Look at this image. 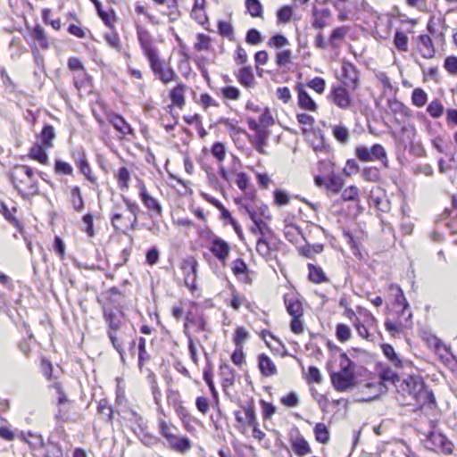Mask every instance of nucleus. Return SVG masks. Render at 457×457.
I'll return each instance as SVG.
<instances>
[{"instance_id": "13", "label": "nucleus", "mask_w": 457, "mask_h": 457, "mask_svg": "<svg viewBox=\"0 0 457 457\" xmlns=\"http://www.w3.org/2000/svg\"><path fill=\"white\" fill-rule=\"evenodd\" d=\"M245 211L247 212L249 218L253 223V227L251 228V232L253 235H257L258 237H265L274 234L270 227L260 217H258L253 210L245 206Z\"/></svg>"}, {"instance_id": "41", "label": "nucleus", "mask_w": 457, "mask_h": 457, "mask_svg": "<svg viewBox=\"0 0 457 457\" xmlns=\"http://www.w3.org/2000/svg\"><path fill=\"white\" fill-rule=\"evenodd\" d=\"M122 199L127 207V210L133 215V220L131 221L130 228L135 229L137 223L139 206L135 202H132L125 196H123Z\"/></svg>"}, {"instance_id": "50", "label": "nucleus", "mask_w": 457, "mask_h": 457, "mask_svg": "<svg viewBox=\"0 0 457 457\" xmlns=\"http://www.w3.org/2000/svg\"><path fill=\"white\" fill-rule=\"evenodd\" d=\"M362 178L370 182H378L380 179L379 170L375 167H366L361 172Z\"/></svg>"}, {"instance_id": "44", "label": "nucleus", "mask_w": 457, "mask_h": 457, "mask_svg": "<svg viewBox=\"0 0 457 457\" xmlns=\"http://www.w3.org/2000/svg\"><path fill=\"white\" fill-rule=\"evenodd\" d=\"M428 100L426 92L421 88H415L411 94L412 104L417 107H423Z\"/></svg>"}, {"instance_id": "6", "label": "nucleus", "mask_w": 457, "mask_h": 457, "mask_svg": "<svg viewBox=\"0 0 457 457\" xmlns=\"http://www.w3.org/2000/svg\"><path fill=\"white\" fill-rule=\"evenodd\" d=\"M104 319L108 324L107 334L114 332L131 325L128 323L127 318L122 311L113 310L110 308L104 309Z\"/></svg>"}, {"instance_id": "23", "label": "nucleus", "mask_w": 457, "mask_h": 457, "mask_svg": "<svg viewBox=\"0 0 457 457\" xmlns=\"http://www.w3.org/2000/svg\"><path fill=\"white\" fill-rule=\"evenodd\" d=\"M259 369L265 377H270L277 373V368L271 359L265 353L259 356Z\"/></svg>"}, {"instance_id": "58", "label": "nucleus", "mask_w": 457, "mask_h": 457, "mask_svg": "<svg viewBox=\"0 0 457 457\" xmlns=\"http://www.w3.org/2000/svg\"><path fill=\"white\" fill-rule=\"evenodd\" d=\"M54 172L57 174L72 175V166L63 161L56 160L54 163Z\"/></svg>"}, {"instance_id": "5", "label": "nucleus", "mask_w": 457, "mask_h": 457, "mask_svg": "<svg viewBox=\"0 0 457 457\" xmlns=\"http://www.w3.org/2000/svg\"><path fill=\"white\" fill-rule=\"evenodd\" d=\"M355 155L361 162H373L380 161L385 167H387L388 160L385 148L379 145L375 144L371 146V155L368 154V147L359 145L355 148Z\"/></svg>"}, {"instance_id": "39", "label": "nucleus", "mask_w": 457, "mask_h": 457, "mask_svg": "<svg viewBox=\"0 0 457 457\" xmlns=\"http://www.w3.org/2000/svg\"><path fill=\"white\" fill-rule=\"evenodd\" d=\"M141 201L149 211L154 212L158 216L162 215V205L160 204L157 199H155L150 195H147L145 197L141 198Z\"/></svg>"}, {"instance_id": "12", "label": "nucleus", "mask_w": 457, "mask_h": 457, "mask_svg": "<svg viewBox=\"0 0 457 457\" xmlns=\"http://www.w3.org/2000/svg\"><path fill=\"white\" fill-rule=\"evenodd\" d=\"M289 437L292 449L297 456L303 457L312 453V448L309 443L297 429L292 431L289 434Z\"/></svg>"}, {"instance_id": "52", "label": "nucleus", "mask_w": 457, "mask_h": 457, "mask_svg": "<svg viewBox=\"0 0 457 457\" xmlns=\"http://www.w3.org/2000/svg\"><path fill=\"white\" fill-rule=\"evenodd\" d=\"M187 322L184 325L185 330H187L188 323L195 325L197 332L207 330L206 320L203 315L192 319L187 318Z\"/></svg>"}, {"instance_id": "2", "label": "nucleus", "mask_w": 457, "mask_h": 457, "mask_svg": "<svg viewBox=\"0 0 457 457\" xmlns=\"http://www.w3.org/2000/svg\"><path fill=\"white\" fill-rule=\"evenodd\" d=\"M405 386L403 389L411 395L418 404L425 405L435 403V396L419 376H410L403 381Z\"/></svg>"}, {"instance_id": "34", "label": "nucleus", "mask_w": 457, "mask_h": 457, "mask_svg": "<svg viewBox=\"0 0 457 457\" xmlns=\"http://www.w3.org/2000/svg\"><path fill=\"white\" fill-rule=\"evenodd\" d=\"M55 137V133L54 127L51 125H45L40 135L41 144L46 148H50L53 146L52 141Z\"/></svg>"}, {"instance_id": "47", "label": "nucleus", "mask_w": 457, "mask_h": 457, "mask_svg": "<svg viewBox=\"0 0 457 457\" xmlns=\"http://www.w3.org/2000/svg\"><path fill=\"white\" fill-rule=\"evenodd\" d=\"M245 6L253 17H261L262 13V5L259 0H246Z\"/></svg>"}, {"instance_id": "40", "label": "nucleus", "mask_w": 457, "mask_h": 457, "mask_svg": "<svg viewBox=\"0 0 457 457\" xmlns=\"http://www.w3.org/2000/svg\"><path fill=\"white\" fill-rule=\"evenodd\" d=\"M268 136L269 134L266 129L263 131H258V133L255 135L253 145L254 148L262 154H266L264 147L267 145Z\"/></svg>"}, {"instance_id": "31", "label": "nucleus", "mask_w": 457, "mask_h": 457, "mask_svg": "<svg viewBox=\"0 0 457 457\" xmlns=\"http://www.w3.org/2000/svg\"><path fill=\"white\" fill-rule=\"evenodd\" d=\"M149 62L150 68L153 72L159 77V75L165 70L164 62L159 58L157 51L145 56Z\"/></svg>"}, {"instance_id": "22", "label": "nucleus", "mask_w": 457, "mask_h": 457, "mask_svg": "<svg viewBox=\"0 0 457 457\" xmlns=\"http://www.w3.org/2000/svg\"><path fill=\"white\" fill-rule=\"evenodd\" d=\"M378 376L384 385L391 384L397 386V383L400 381L397 372L386 364H380Z\"/></svg>"}, {"instance_id": "57", "label": "nucleus", "mask_w": 457, "mask_h": 457, "mask_svg": "<svg viewBox=\"0 0 457 457\" xmlns=\"http://www.w3.org/2000/svg\"><path fill=\"white\" fill-rule=\"evenodd\" d=\"M197 42L195 44V49L198 52L209 50L211 47V38L204 34L197 35Z\"/></svg>"}, {"instance_id": "53", "label": "nucleus", "mask_w": 457, "mask_h": 457, "mask_svg": "<svg viewBox=\"0 0 457 457\" xmlns=\"http://www.w3.org/2000/svg\"><path fill=\"white\" fill-rule=\"evenodd\" d=\"M98 412L105 417L106 420L109 422L112 421L113 419V410L112 407L108 404L106 400H101L98 404Z\"/></svg>"}, {"instance_id": "42", "label": "nucleus", "mask_w": 457, "mask_h": 457, "mask_svg": "<svg viewBox=\"0 0 457 457\" xmlns=\"http://www.w3.org/2000/svg\"><path fill=\"white\" fill-rule=\"evenodd\" d=\"M80 170V172L90 181L95 183L96 181V177L92 173V170L90 165L87 160V157H81L79 160V165H77Z\"/></svg>"}, {"instance_id": "38", "label": "nucleus", "mask_w": 457, "mask_h": 457, "mask_svg": "<svg viewBox=\"0 0 457 457\" xmlns=\"http://www.w3.org/2000/svg\"><path fill=\"white\" fill-rule=\"evenodd\" d=\"M231 270L236 277H244V279L247 278L248 267L243 259L237 258L231 262Z\"/></svg>"}, {"instance_id": "51", "label": "nucleus", "mask_w": 457, "mask_h": 457, "mask_svg": "<svg viewBox=\"0 0 457 457\" xmlns=\"http://www.w3.org/2000/svg\"><path fill=\"white\" fill-rule=\"evenodd\" d=\"M360 190L355 186H350L343 190L341 198L343 201H356L359 199Z\"/></svg>"}, {"instance_id": "36", "label": "nucleus", "mask_w": 457, "mask_h": 457, "mask_svg": "<svg viewBox=\"0 0 457 457\" xmlns=\"http://www.w3.org/2000/svg\"><path fill=\"white\" fill-rule=\"evenodd\" d=\"M21 438L34 449H39L44 446V439L39 434L28 432L22 434Z\"/></svg>"}, {"instance_id": "33", "label": "nucleus", "mask_w": 457, "mask_h": 457, "mask_svg": "<svg viewBox=\"0 0 457 457\" xmlns=\"http://www.w3.org/2000/svg\"><path fill=\"white\" fill-rule=\"evenodd\" d=\"M344 186V179L334 173H331L328 176V184H326V187L332 194H338Z\"/></svg>"}, {"instance_id": "61", "label": "nucleus", "mask_w": 457, "mask_h": 457, "mask_svg": "<svg viewBox=\"0 0 457 457\" xmlns=\"http://www.w3.org/2000/svg\"><path fill=\"white\" fill-rule=\"evenodd\" d=\"M336 335L340 342H346L351 338V330L348 326L340 323L337 326Z\"/></svg>"}, {"instance_id": "1", "label": "nucleus", "mask_w": 457, "mask_h": 457, "mask_svg": "<svg viewBox=\"0 0 457 457\" xmlns=\"http://www.w3.org/2000/svg\"><path fill=\"white\" fill-rule=\"evenodd\" d=\"M10 179L22 198L27 199L31 195H37V181L30 167L27 165L15 166L10 174Z\"/></svg>"}, {"instance_id": "14", "label": "nucleus", "mask_w": 457, "mask_h": 457, "mask_svg": "<svg viewBox=\"0 0 457 457\" xmlns=\"http://www.w3.org/2000/svg\"><path fill=\"white\" fill-rule=\"evenodd\" d=\"M411 326V318L401 316L399 314L398 320L396 321L386 320L385 322L386 329L391 334L392 337H398L403 333L404 329L410 328Z\"/></svg>"}, {"instance_id": "26", "label": "nucleus", "mask_w": 457, "mask_h": 457, "mask_svg": "<svg viewBox=\"0 0 457 457\" xmlns=\"http://www.w3.org/2000/svg\"><path fill=\"white\" fill-rule=\"evenodd\" d=\"M219 370H220V376L222 380V386L225 388V387L232 386L235 381V371L232 369V367H230L227 363H221L220 365Z\"/></svg>"}, {"instance_id": "43", "label": "nucleus", "mask_w": 457, "mask_h": 457, "mask_svg": "<svg viewBox=\"0 0 457 457\" xmlns=\"http://www.w3.org/2000/svg\"><path fill=\"white\" fill-rule=\"evenodd\" d=\"M332 133L334 137L342 144H346L349 141V131L345 126H334Z\"/></svg>"}, {"instance_id": "37", "label": "nucleus", "mask_w": 457, "mask_h": 457, "mask_svg": "<svg viewBox=\"0 0 457 457\" xmlns=\"http://www.w3.org/2000/svg\"><path fill=\"white\" fill-rule=\"evenodd\" d=\"M32 37L36 40L37 46L42 49H46L49 46L47 37L45 30L39 25H37L32 31Z\"/></svg>"}, {"instance_id": "63", "label": "nucleus", "mask_w": 457, "mask_h": 457, "mask_svg": "<svg viewBox=\"0 0 457 457\" xmlns=\"http://www.w3.org/2000/svg\"><path fill=\"white\" fill-rule=\"evenodd\" d=\"M158 78L164 84H168L169 82L179 79L174 70L170 67H166L165 70L162 71Z\"/></svg>"}, {"instance_id": "49", "label": "nucleus", "mask_w": 457, "mask_h": 457, "mask_svg": "<svg viewBox=\"0 0 457 457\" xmlns=\"http://www.w3.org/2000/svg\"><path fill=\"white\" fill-rule=\"evenodd\" d=\"M293 16V8L290 5L281 7L277 12L278 23H288Z\"/></svg>"}, {"instance_id": "25", "label": "nucleus", "mask_w": 457, "mask_h": 457, "mask_svg": "<svg viewBox=\"0 0 457 457\" xmlns=\"http://www.w3.org/2000/svg\"><path fill=\"white\" fill-rule=\"evenodd\" d=\"M187 90V86L185 84L179 83L170 92V97L172 102V104L178 106L179 108H182L185 104V96L184 94Z\"/></svg>"}, {"instance_id": "10", "label": "nucleus", "mask_w": 457, "mask_h": 457, "mask_svg": "<svg viewBox=\"0 0 457 457\" xmlns=\"http://www.w3.org/2000/svg\"><path fill=\"white\" fill-rule=\"evenodd\" d=\"M341 81L344 86L352 90H355L359 87V71L353 63L343 62Z\"/></svg>"}, {"instance_id": "8", "label": "nucleus", "mask_w": 457, "mask_h": 457, "mask_svg": "<svg viewBox=\"0 0 457 457\" xmlns=\"http://www.w3.org/2000/svg\"><path fill=\"white\" fill-rule=\"evenodd\" d=\"M428 448L434 452H441L445 454L453 453V444L443 434L432 432L427 438Z\"/></svg>"}, {"instance_id": "29", "label": "nucleus", "mask_w": 457, "mask_h": 457, "mask_svg": "<svg viewBox=\"0 0 457 457\" xmlns=\"http://www.w3.org/2000/svg\"><path fill=\"white\" fill-rule=\"evenodd\" d=\"M308 270H309L308 277L312 282L316 283V284H320V283L328 281V278L320 267L315 266L312 263H309Z\"/></svg>"}, {"instance_id": "59", "label": "nucleus", "mask_w": 457, "mask_h": 457, "mask_svg": "<svg viewBox=\"0 0 457 457\" xmlns=\"http://www.w3.org/2000/svg\"><path fill=\"white\" fill-rule=\"evenodd\" d=\"M307 87L313 89L318 94H323L326 88V81L322 78L316 77L307 83Z\"/></svg>"}, {"instance_id": "17", "label": "nucleus", "mask_w": 457, "mask_h": 457, "mask_svg": "<svg viewBox=\"0 0 457 457\" xmlns=\"http://www.w3.org/2000/svg\"><path fill=\"white\" fill-rule=\"evenodd\" d=\"M275 234L265 237H258L256 242V252L262 258L269 260L271 257V252L275 250L273 239Z\"/></svg>"}, {"instance_id": "55", "label": "nucleus", "mask_w": 457, "mask_h": 457, "mask_svg": "<svg viewBox=\"0 0 457 457\" xmlns=\"http://www.w3.org/2000/svg\"><path fill=\"white\" fill-rule=\"evenodd\" d=\"M427 112L431 117L439 118L444 113V106L438 100H434L428 105Z\"/></svg>"}, {"instance_id": "7", "label": "nucleus", "mask_w": 457, "mask_h": 457, "mask_svg": "<svg viewBox=\"0 0 457 457\" xmlns=\"http://www.w3.org/2000/svg\"><path fill=\"white\" fill-rule=\"evenodd\" d=\"M328 98L342 110H349L353 106V100L345 86H333Z\"/></svg>"}, {"instance_id": "54", "label": "nucleus", "mask_w": 457, "mask_h": 457, "mask_svg": "<svg viewBox=\"0 0 457 457\" xmlns=\"http://www.w3.org/2000/svg\"><path fill=\"white\" fill-rule=\"evenodd\" d=\"M353 325L361 337L371 342L375 340L374 334L370 333L368 328L364 324L361 323L359 319H356V321L353 322Z\"/></svg>"}, {"instance_id": "9", "label": "nucleus", "mask_w": 457, "mask_h": 457, "mask_svg": "<svg viewBox=\"0 0 457 457\" xmlns=\"http://www.w3.org/2000/svg\"><path fill=\"white\" fill-rule=\"evenodd\" d=\"M230 249L229 244L222 238L215 236L211 239L209 250L223 265L228 261Z\"/></svg>"}, {"instance_id": "62", "label": "nucleus", "mask_w": 457, "mask_h": 457, "mask_svg": "<svg viewBox=\"0 0 457 457\" xmlns=\"http://www.w3.org/2000/svg\"><path fill=\"white\" fill-rule=\"evenodd\" d=\"M244 409H245V418L247 420V425L252 428L258 426L253 404L250 403V404H248L247 407H245Z\"/></svg>"}, {"instance_id": "27", "label": "nucleus", "mask_w": 457, "mask_h": 457, "mask_svg": "<svg viewBox=\"0 0 457 457\" xmlns=\"http://www.w3.org/2000/svg\"><path fill=\"white\" fill-rule=\"evenodd\" d=\"M236 76L239 83L246 87H251L254 85V77L250 66L241 68Z\"/></svg>"}, {"instance_id": "3", "label": "nucleus", "mask_w": 457, "mask_h": 457, "mask_svg": "<svg viewBox=\"0 0 457 457\" xmlns=\"http://www.w3.org/2000/svg\"><path fill=\"white\" fill-rule=\"evenodd\" d=\"M340 370L331 374L333 386L339 392L349 390L354 386L353 362L345 353L341 354Z\"/></svg>"}, {"instance_id": "56", "label": "nucleus", "mask_w": 457, "mask_h": 457, "mask_svg": "<svg viewBox=\"0 0 457 457\" xmlns=\"http://www.w3.org/2000/svg\"><path fill=\"white\" fill-rule=\"evenodd\" d=\"M118 182L120 185V187L121 189L127 190L129 188V182L130 179V174L129 170L126 167H121L119 170L118 175H117Z\"/></svg>"}, {"instance_id": "11", "label": "nucleus", "mask_w": 457, "mask_h": 457, "mask_svg": "<svg viewBox=\"0 0 457 457\" xmlns=\"http://www.w3.org/2000/svg\"><path fill=\"white\" fill-rule=\"evenodd\" d=\"M197 265L198 263L194 257H188L181 263V269L185 276V285L191 290L195 288Z\"/></svg>"}, {"instance_id": "60", "label": "nucleus", "mask_w": 457, "mask_h": 457, "mask_svg": "<svg viewBox=\"0 0 457 457\" xmlns=\"http://www.w3.org/2000/svg\"><path fill=\"white\" fill-rule=\"evenodd\" d=\"M212 154L218 160L223 162L226 156L225 145L220 142H216L212 145L211 149Z\"/></svg>"}, {"instance_id": "28", "label": "nucleus", "mask_w": 457, "mask_h": 457, "mask_svg": "<svg viewBox=\"0 0 457 457\" xmlns=\"http://www.w3.org/2000/svg\"><path fill=\"white\" fill-rule=\"evenodd\" d=\"M383 353L386 355V357L391 361V363L395 368H403L405 363H407L406 361L402 360L398 354L395 353L394 347L390 345H382Z\"/></svg>"}, {"instance_id": "19", "label": "nucleus", "mask_w": 457, "mask_h": 457, "mask_svg": "<svg viewBox=\"0 0 457 457\" xmlns=\"http://www.w3.org/2000/svg\"><path fill=\"white\" fill-rule=\"evenodd\" d=\"M107 120L123 136L134 135V131L130 125L120 115L114 112L108 113Z\"/></svg>"}, {"instance_id": "4", "label": "nucleus", "mask_w": 457, "mask_h": 457, "mask_svg": "<svg viewBox=\"0 0 457 457\" xmlns=\"http://www.w3.org/2000/svg\"><path fill=\"white\" fill-rule=\"evenodd\" d=\"M135 328L133 326L118 329L107 334L112 347L119 353L121 360H124V346L129 345V350L133 351L136 345Z\"/></svg>"}, {"instance_id": "16", "label": "nucleus", "mask_w": 457, "mask_h": 457, "mask_svg": "<svg viewBox=\"0 0 457 457\" xmlns=\"http://www.w3.org/2000/svg\"><path fill=\"white\" fill-rule=\"evenodd\" d=\"M136 29L137 37L145 56L157 51L153 46V39L149 31L140 25H137Z\"/></svg>"}, {"instance_id": "45", "label": "nucleus", "mask_w": 457, "mask_h": 457, "mask_svg": "<svg viewBox=\"0 0 457 457\" xmlns=\"http://www.w3.org/2000/svg\"><path fill=\"white\" fill-rule=\"evenodd\" d=\"M408 37L405 33L397 30L395 35L394 43L395 47L402 52L408 51Z\"/></svg>"}, {"instance_id": "24", "label": "nucleus", "mask_w": 457, "mask_h": 457, "mask_svg": "<svg viewBox=\"0 0 457 457\" xmlns=\"http://www.w3.org/2000/svg\"><path fill=\"white\" fill-rule=\"evenodd\" d=\"M168 443L171 449L179 453L187 452L191 448V442L187 436L179 437L173 435Z\"/></svg>"}, {"instance_id": "21", "label": "nucleus", "mask_w": 457, "mask_h": 457, "mask_svg": "<svg viewBox=\"0 0 457 457\" xmlns=\"http://www.w3.org/2000/svg\"><path fill=\"white\" fill-rule=\"evenodd\" d=\"M285 305L291 317H302L303 314V304L296 295H285Z\"/></svg>"}, {"instance_id": "15", "label": "nucleus", "mask_w": 457, "mask_h": 457, "mask_svg": "<svg viewBox=\"0 0 457 457\" xmlns=\"http://www.w3.org/2000/svg\"><path fill=\"white\" fill-rule=\"evenodd\" d=\"M389 289L391 291L395 292V305L401 308V311L399 312V315L401 316H406L408 318H412V312L411 310L410 304L407 301V299L404 296V294L402 290V288L398 285L391 284L389 286Z\"/></svg>"}, {"instance_id": "20", "label": "nucleus", "mask_w": 457, "mask_h": 457, "mask_svg": "<svg viewBox=\"0 0 457 457\" xmlns=\"http://www.w3.org/2000/svg\"><path fill=\"white\" fill-rule=\"evenodd\" d=\"M418 48L423 58L431 59L435 56L436 49L428 35H420L419 37Z\"/></svg>"}, {"instance_id": "32", "label": "nucleus", "mask_w": 457, "mask_h": 457, "mask_svg": "<svg viewBox=\"0 0 457 457\" xmlns=\"http://www.w3.org/2000/svg\"><path fill=\"white\" fill-rule=\"evenodd\" d=\"M313 433L315 439L320 444H327L329 441L330 435L328 427L324 423H317L314 427Z\"/></svg>"}, {"instance_id": "46", "label": "nucleus", "mask_w": 457, "mask_h": 457, "mask_svg": "<svg viewBox=\"0 0 457 457\" xmlns=\"http://www.w3.org/2000/svg\"><path fill=\"white\" fill-rule=\"evenodd\" d=\"M218 30L220 36L228 37L229 40L234 38V29L230 22L220 21L218 22Z\"/></svg>"}, {"instance_id": "64", "label": "nucleus", "mask_w": 457, "mask_h": 457, "mask_svg": "<svg viewBox=\"0 0 457 457\" xmlns=\"http://www.w3.org/2000/svg\"><path fill=\"white\" fill-rule=\"evenodd\" d=\"M445 69L451 74H457V57L455 56H448L445 60Z\"/></svg>"}, {"instance_id": "35", "label": "nucleus", "mask_w": 457, "mask_h": 457, "mask_svg": "<svg viewBox=\"0 0 457 457\" xmlns=\"http://www.w3.org/2000/svg\"><path fill=\"white\" fill-rule=\"evenodd\" d=\"M71 204L73 209L76 212H81L84 208V200L82 198V195L80 192V188L78 186H74L71 187Z\"/></svg>"}, {"instance_id": "18", "label": "nucleus", "mask_w": 457, "mask_h": 457, "mask_svg": "<svg viewBox=\"0 0 457 457\" xmlns=\"http://www.w3.org/2000/svg\"><path fill=\"white\" fill-rule=\"evenodd\" d=\"M295 90L298 94L299 107L305 111L315 112L317 110V104L304 89L303 85L301 83L296 84Z\"/></svg>"}, {"instance_id": "30", "label": "nucleus", "mask_w": 457, "mask_h": 457, "mask_svg": "<svg viewBox=\"0 0 457 457\" xmlns=\"http://www.w3.org/2000/svg\"><path fill=\"white\" fill-rule=\"evenodd\" d=\"M43 145L35 144L29 150V156L31 159L37 160L41 164L48 163V156Z\"/></svg>"}, {"instance_id": "48", "label": "nucleus", "mask_w": 457, "mask_h": 457, "mask_svg": "<svg viewBox=\"0 0 457 457\" xmlns=\"http://www.w3.org/2000/svg\"><path fill=\"white\" fill-rule=\"evenodd\" d=\"M313 16H314V21L312 22L313 28L318 29H322L327 24L326 19L329 16V12H328V10H323L320 12H314Z\"/></svg>"}]
</instances>
